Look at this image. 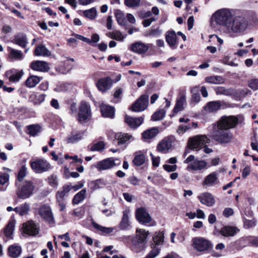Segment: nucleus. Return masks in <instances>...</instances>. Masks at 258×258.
Masks as SVG:
<instances>
[{"label": "nucleus", "instance_id": "f257e3e1", "mask_svg": "<svg viewBox=\"0 0 258 258\" xmlns=\"http://www.w3.org/2000/svg\"><path fill=\"white\" fill-rule=\"evenodd\" d=\"M233 10L221 8L216 11L211 16L210 23L223 28V32L231 36L244 33L248 23L242 15H233Z\"/></svg>", "mask_w": 258, "mask_h": 258}, {"label": "nucleus", "instance_id": "f03ea898", "mask_svg": "<svg viewBox=\"0 0 258 258\" xmlns=\"http://www.w3.org/2000/svg\"><path fill=\"white\" fill-rule=\"evenodd\" d=\"M212 138L220 144H227L231 142L233 135L229 130L217 125L212 133Z\"/></svg>", "mask_w": 258, "mask_h": 258}, {"label": "nucleus", "instance_id": "7ed1b4c3", "mask_svg": "<svg viewBox=\"0 0 258 258\" xmlns=\"http://www.w3.org/2000/svg\"><path fill=\"white\" fill-rule=\"evenodd\" d=\"M192 241V247L199 252H206L213 248L212 243L203 237H196Z\"/></svg>", "mask_w": 258, "mask_h": 258}, {"label": "nucleus", "instance_id": "20e7f679", "mask_svg": "<svg viewBox=\"0 0 258 258\" xmlns=\"http://www.w3.org/2000/svg\"><path fill=\"white\" fill-rule=\"evenodd\" d=\"M184 163L188 164L186 169L188 171L201 170L207 168V163L204 160H199L195 158L194 155H190L184 161Z\"/></svg>", "mask_w": 258, "mask_h": 258}, {"label": "nucleus", "instance_id": "39448f33", "mask_svg": "<svg viewBox=\"0 0 258 258\" xmlns=\"http://www.w3.org/2000/svg\"><path fill=\"white\" fill-rule=\"evenodd\" d=\"M209 141L205 135H197L188 139L187 146L189 149L199 150Z\"/></svg>", "mask_w": 258, "mask_h": 258}, {"label": "nucleus", "instance_id": "423d86ee", "mask_svg": "<svg viewBox=\"0 0 258 258\" xmlns=\"http://www.w3.org/2000/svg\"><path fill=\"white\" fill-rule=\"evenodd\" d=\"M120 161L114 158H108L99 161L95 164L94 167L99 171L106 170L120 164Z\"/></svg>", "mask_w": 258, "mask_h": 258}, {"label": "nucleus", "instance_id": "0eeeda50", "mask_svg": "<svg viewBox=\"0 0 258 258\" xmlns=\"http://www.w3.org/2000/svg\"><path fill=\"white\" fill-rule=\"evenodd\" d=\"M17 195L19 198L26 199L29 198L32 193V183L31 181H25L21 186L18 184Z\"/></svg>", "mask_w": 258, "mask_h": 258}, {"label": "nucleus", "instance_id": "6e6552de", "mask_svg": "<svg viewBox=\"0 0 258 258\" xmlns=\"http://www.w3.org/2000/svg\"><path fill=\"white\" fill-rule=\"evenodd\" d=\"M72 190V185L66 184L63 186L62 189L58 191L56 194V201L60 208V211H63L66 208L64 198L66 194Z\"/></svg>", "mask_w": 258, "mask_h": 258}, {"label": "nucleus", "instance_id": "1a4fd4ad", "mask_svg": "<svg viewBox=\"0 0 258 258\" xmlns=\"http://www.w3.org/2000/svg\"><path fill=\"white\" fill-rule=\"evenodd\" d=\"M149 232L143 229H137L136 237L133 238L132 242L136 247H142L146 243V239Z\"/></svg>", "mask_w": 258, "mask_h": 258}, {"label": "nucleus", "instance_id": "9d476101", "mask_svg": "<svg viewBox=\"0 0 258 258\" xmlns=\"http://www.w3.org/2000/svg\"><path fill=\"white\" fill-rule=\"evenodd\" d=\"M91 115V108L89 104L84 101L81 102L79 107L78 121L83 122L89 119Z\"/></svg>", "mask_w": 258, "mask_h": 258}, {"label": "nucleus", "instance_id": "9b49d317", "mask_svg": "<svg viewBox=\"0 0 258 258\" xmlns=\"http://www.w3.org/2000/svg\"><path fill=\"white\" fill-rule=\"evenodd\" d=\"M238 122V118L233 116H223L217 122L218 126L226 130L234 127Z\"/></svg>", "mask_w": 258, "mask_h": 258}, {"label": "nucleus", "instance_id": "f8f14e48", "mask_svg": "<svg viewBox=\"0 0 258 258\" xmlns=\"http://www.w3.org/2000/svg\"><path fill=\"white\" fill-rule=\"evenodd\" d=\"M51 168L50 163L45 159H39L33 161V170L38 173L48 171Z\"/></svg>", "mask_w": 258, "mask_h": 258}, {"label": "nucleus", "instance_id": "ddd939ff", "mask_svg": "<svg viewBox=\"0 0 258 258\" xmlns=\"http://www.w3.org/2000/svg\"><path fill=\"white\" fill-rule=\"evenodd\" d=\"M38 213L41 217L49 224L54 223V217L50 207L46 205L42 206L39 208Z\"/></svg>", "mask_w": 258, "mask_h": 258}, {"label": "nucleus", "instance_id": "4468645a", "mask_svg": "<svg viewBox=\"0 0 258 258\" xmlns=\"http://www.w3.org/2000/svg\"><path fill=\"white\" fill-rule=\"evenodd\" d=\"M149 96L147 95H142L136 102L133 104L132 109L135 112L144 110L148 105Z\"/></svg>", "mask_w": 258, "mask_h": 258}, {"label": "nucleus", "instance_id": "2eb2a0df", "mask_svg": "<svg viewBox=\"0 0 258 258\" xmlns=\"http://www.w3.org/2000/svg\"><path fill=\"white\" fill-rule=\"evenodd\" d=\"M136 217L141 223L146 224L151 221L152 218L146 208L141 207L136 211Z\"/></svg>", "mask_w": 258, "mask_h": 258}, {"label": "nucleus", "instance_id": "dca6fc26", "mask_svg": "<svg viewBox=\"0 0 258 258\" xmlns=\"http://www.w3.org/2000/svg\"><path fill=\"white\" fill-rule=\"evenodd\" d=\"M219 183L218 174L216 172H213L207 175L203 181L202 185L204 187H213Z\"/></svg>", "mask_w": 258, "mask_h": 258}, {"label": "nucleus", "instance_id": "f3484780", "mask_svg": "<svg viewBox=\"0 0 258 258\" xmlns=\"http://www.w3.org/2000/svg\"><path fill=\"white\" fill-rule=\"evenodd\" d=\"M16 221L14 216H12L6 227L3 229L2 234L7 239H13V234L15 229Z\"/></svg>", "mask_w": 258, "mask_h": 258}, {"label": "nucleus", "instance_id": "a211bd4d", "mask_svg": "<svg viewBox=\"0 0 258 258\" xmlns=\"http://www.w3.org/2000/svg\"><path fill=\"white\" fill-rule=\"evenodd\" d=\"M150 45V44L138 41L132 44L130 46V49L134 52L142 54L145 53L149 49Z\"/></svg>", "mask_w": 258, "mask_h": 258}, {"label": "nucleus", "instance_id": "6ab92c4d", "mask_svg": "<svg viewBox=\"0 0 258 258\" xmlns=\"http://www.w3.org/2000/svg\"><path fill=\"white\" fill-rule=\"evenodd\" d=\"M201 203L208 207H212L215 203V200L213 196L208 192L202 193L198 197Z\"/></svg>", "mask_w": 258, "mask_h": 258}, {"label": "nucleus", "instance_id": "aec40b11", "mask_svg": "<svg viewBox=\"0 0 258 258\" xmlns=\"http://www.w3.org/2000/svg\"><path fill=\"white\" fill-rule=\"evenodd\" d=\"M172 144V139L169 137L165 138L158 144L157 150L162 153H166L171 148Z\"/></svg>", "mask_w": 258, "mask_h": 258}, {"label": "nucleus", "instance_id": "412c9836", "mask_svg": "<svg viewBox=\"0 0 258 258\" xmlns=\"http://www.w3.org/2000/svg\"><path fill=\"white\" fill-rule=\"evenodd\" d=\"M24 75L23 70L16 72L15 70H11L5 73V76L8 78L11 83H15L19 81Z\"/></svg>", "mask_w": 258, "mask_h": 258}, {"label": "nucleus", "instance_id": "4be33fe9", "mask_svg": "<svg viewBox=\"0 0 258 258\" xmlns=\"http://www.w3.org/2000/svg\"><path fill=\"white\" fill-rule=\"evenodd\" d=\"M112 85V80L109 77H106L99 80L97 86L100 91L104 92L109 89L111 87Z\"/></svg>", "mask_w": 258, "mask_h": 258}, {"label": "nucleus", "instance_id": "5701e85b", "mask_svg": "<svg viewBox=\"0 0 258 258\" xmlns=\"http://www.w3.org/2000/svg\"><path fill=\"white\" fill-rule=\"evenodd\" d=\"M239 231L236 227L231 226H225L222 227L220 230V233L224 237L234 236Z\"/></svg>", "mask_w": 258, "mask_h": 258}, {"label": "nucleus", "instance_id": "b1692460", "mask_svg": "<svg viewBox=\"0 0 258 258\" xmlns=\"http://www.w3.org/2000/svg\"><path fill=\"white\" fill-rule=\"evenodd\" d=\"M166 41L172 49H175L177 45V36L173 31H169L166 32Z\"/></svg>", "mask_w": 258, "mask_h": 258}, {"label": "nucleus", "instance_id": "393cba45", "mask_svg": "<svg viewBox=\"0 0 258 258\" xmlns=\"http://www.w3.org/2000/svg\"><path fill=\"white\" fill-rule=\"evenodd\" d=\"M143 120L142 117L133 118L128 115L125 117V121L132 128L139 126L143 123Z\"/></svg>", "mask_w": 258, "mask_h": 258}, {"label": "nucleus", "instance_id": "a878e982", "mask_svg": "<svg viewBox=\"0 0 258 258\" xmlns=\"http://www.w3.org/2000/svg\"><path fill=\"white\" fill-rule=\"evenodd\" d=\"M222 106V102L220 101H214L208 102L204 109L207 112H215L220 109Z\"/></svg>", "mask_w": 258, "mask_h": 258}, {"label": "nucleus", "instance_id": "bb28decb", "mask_svg": "<svg viewBox=\"0 0 258 258\" xmlns=\"http://www.w3.org/2000/svg\"><path fill=\"white\" fill-rule=\"evenodd\" d=\"M12 42L23 48H25L28 44L26 36L22 33H19L15 35Z\"/></svg>", "mask_w": 258, "mask_h": 258}, {"label": "nucleus", "instance_id": "cd10ccee", "mask_svg": "<svg viewBox=\"0 0 258 258\" xmlns=\"http://www.w3.org/2000/svg\"><path fill=\"white\" fill-rule=\"evenodd\" d=\"M186 104V96L185 94L182 95L176 100V105L173 109L174 113H178L184 109V106Z\"/></svg>", "mask_w": 258, "mask_h": 258}, {"label": "nucleus", "instance_id": "c85d7f7f", "mask_svg": "<svg viewBox=\"0 0 258 258\" xmlns=\"http://www.w3.org/2000/svg\"><path fill=\"white\" fill-rule=\"evenodd\" d=\"M130 213V210L128 209H126L123 212L122 218L119 224V226L121 229H125L130 225V222L129 221Z\"/></svg>", "mask_w": 258, "mask_h": 258}, {"label": "nucleus", "instance_id": "c756f323", "mask_svg": "<svg viewBox=\"0 0 258 258\" xmlns=\"http://www.w3.org/2000/svg\"><path fill=\"white\" fill-rule=\"evenodd\" d=\"M102 115L105 117L113 118L114 115V108L111 106L105 104H101L100 106Z\"/></svg>", "mask_w": 258, "mask_h": 258}, {"label": "nucleus", "instance_id": "7c9ffc66", "mask_svg": "<svg viewBox=\"0 0 258 258\" xmlns=\"http://www.w3.org/2000/svg\"><path fill=\"white\" fill-rule=\"evenodd\" d=\"M21 252V247L16 244L11 245L8 249L9 255L12 258H17L19 257Z\"/></svg>", "mask_w": 258, "mask_h": 258}, {"label": "nucleus", "instance_id": "2f4dec72", "mask_svg": "<svg viewBox=\"0 0 258 258\" xmlns=\"http://www.w3.org/2000/svg\"><path fill=\"white\" fill-rule=\"evenodd\" d=\"M22 234L25 237L32 235V220H30L24 223L22 227Z\"/></svg>", "mask_w": 258, "mask_h": 258}, {"label": "nucleus", "instance_id": "473e14b6", "mask_svg": "<svg viewBox=\"0 0 258 258\" xmlns=\"http://www.w3.org/2000/svg\"><path fill=\"white\" fill-rule=\"evenodd\" d=\"M35 54L36 56H49L51 52L44 45L39 44L35 48Z\"/></svg>", "mask_w": 258, "mask_h": 258}, {"label": "nucleus", "instance_id": "72a5a7b5", "mask_svg": "<svg viewBox=\"0 0 258 258\" xmlns=\"http://www.w3.org/2000/svg\"><path fill=\"white\" fill-rule=\"evenodd\" d=\"M49 69V65L46 61L38 60L33 62V70L46 72Z\"/></svg>", "mask_w": 258, "mask_h": 258}, {"label": "nucleus", "instance_id": "f704fd0d", "mask_svg": "<svg viewBox=\"0 0 258 258\" xmlns=\"http://www.w3.org/2000/svg\"><path fill=\"white\" fill-rule=\"evenodd\" d=\"M146 161V157L141 152H137L135 153V157L133 161L134 165L140 166L144 164Z\"/></svg>", "mask_w": 258, "mask_h": 258}, {"label": "nucleus", "instance_id": "c9c22d12", "mask_svg": "<svg viewBox=\"0 0 258 258\" xmlns=\"http://www.w3.org/2000/svg\"><path fill=\"white\" fill-rule=\"evenodd\" d=\"M8 51L9 57L12 60H21L23 57V53L20 50L8 47Z\"/></svg>", "mask_w": 258, "mask_h": 258}, {"label": "nucleus", "instance_id": "e433bc0d", "mask_svg": "<svg viewBox=\"0 0 258 258\" xmlns=\"http://www.w3.org/2000/svg\"><path fill=\"white\" fill-rule=\"evenodd\" d=\"M159 133L158 129L153 127L144 131L142 133V137L144 140H150L154 138Z\"/></svg>", "mask_w": 258, "mask_h": 258}, {"label": "nucleus", "instance_id": "4c0bfd02", "mask_svg": "<svg viewBox=\"0 0 258 258\" xmlns=\"http://www.w3.org/2000/svg\"><path fill=\"white\" fill-rule=\"evenodd\" d=\"M14 211L21 216L26 215L28 214L30 211V206L29 204L25 203L19 207L14 208Z\"/></svg>", "mask_w": 258, "mask_h": 258}, {"label": "nucleus", "instance_id": "58836bf2", "mask_svg": "<svg viewBox=\"0 0 258 258\" xmlns=\"http://www.w3.org/2000/svg\"><path fill=\"white\" fill-rule=\"evenodd\" d=\"M92 224L94 228L97 229L98 231L101 232L104 234H109L112 233L114 230V227H106L99 225L95 222H92Z\"/></svg>", "mask_w": 258, "mask_h": 258}, {"label": "nucleus", "instance_id": "ea45409f", "mask_svg": "<svg viewBox=\"0 0 258 258\" xmlns=\"http://www.w3.org/2000/svg\"><path fill=\"white\" fill-rule=\"evenodd\" d=\"M27 173V168L25 165H22L19 169L17 175V179L15 181V185H18L19 182H21L26 176Z\"/></svg>", "mask_w": 258, "mask_h": 258}, {"label": "nucleus", "instance_id": "a19ab883", "mask_svg": "<svg viewBox=\"0 0 258 258\" xmlns=\"http://www.w3.org/2000/svg\"><path fill=\"white\" fill-rule=\"evenodd\" d=\"M9 180V175L7 173H0V191L6 190L8 185L6 184Z\"/></svg>", "mask_w": 258, "mask_h": 258}, {"label": "nucleus", "instance_id": "79ce46f5", "mask_svg": "<svg viewBox=\"0 0 258 258\" xmlns=\"http://www.w3.org/2000/svg\"><path fill=\"white\" fill-rule=\"evenodd\" d=\"M132 138V135L126 133H119L115 135V139L118 141V144H120L126 143Z\"/></svg>", "mask_w": 258, "mask_h": 258}, {"label": "nucleus", "instance_id": "37998d69", "mask_svg": "<svg viewBox=\"0 0 258 258\" xmlns=\"http://www.w3.org/2000/svg\"><path fill=\"white\" fill-rule=\"evenodd\" d=\"M199 87L195 86L190 88V92L192 94L191 101L194 103H198L201 100V97L199 93Z\"/></svg>", "mask_w": 258, "mask_h": 258}, {"label": "nucleus", "instance_id": "c03bdc74", "mask_svg": "<svg viewBox=\"0 0 258 258\" xmlns=\"http://www.w3.org/2000/svg\"><path fill=\"white\" fill-rule=\"evenodd\" d=\"M105 185V181L102 179H97L92 181L89 184L91 189L93 190L103 188Z\"/></svg>", "mask_w": 258, "mask_h": 258}, {"label": "nucleus", "instance_id": "a18cd8bd", "mask_svg": "<svg viewBox=\"0 0 258 258\" xmlns=\"http://www.w3.org/2000/svg\"><path fill=\"white\" fill-rule=\"evenodd\" d=\"M86 190L85 189H83L77 193L73 199V203L74 204L77 205L83 201L86 197Z\"/></svg>", "mask_w": 258, "mask_h": 258}, {"label": "nucleus", "instance_id": "49530a36", "mask_svg": "<svg viewBox=\"0 0 258 258\" xmlns=\"http://www.w3.org/2000/svg\"><path fill=\"white\" fill-rule=\"evenodd\" d=\"M205 81L210 84H221L224 82V80L221 76H215L206 77Z\"/></svg>", "mask_w": 258, "mask_h": 258}, {"label": "nucleus", "instance_id": "de8ad7c7", "mask_svg": "<svg viewBox=\"0 0 258 258\" xmlns=\"http://www.w3.org/2000/svg\"><path fill=\"white\" fill-rule=\"evenodd\" d=\"M108 37L115 39L117 41H123L125 37L122 33L118 31H114L112 32H109L107 34Z\"/></svg>", "mask_w": 258, "mask_h": 258}, {"label": "nucleus", "instance_id": "09e8293b", "mask_svg": "<svg viewBox=\"0 0 258 258\" xmlns=\"http://www.w3.org/2000/svg\"><path fill=\"white\" fill-rule=\"evenodd\" d=\"M252 236H248L240 238L238 242L239 244L242 247H245L248 245L252 246Z\"/></svg>", "mask_w": 258, "mask_h": 258}, {"label": "nucleus", "instance_id": "8fccbe9b", "mask_svg": "<svg viewBox=\"0 0 258 258\" xmlns=\"http://www.w3.org/2000/svg\"><path fill=\"white\" fill-rule=\"evenodd\" d=\"M215 92L217 95H224L225 96H229L232 94V90L231 89H227L225 88L219 86L215 89Z\"/></svg>", "mask_w": 258, "mask_h": 258}, {"label": "nucleus", "instance_id": "3c124183", "mask_svg": "<svg viewBox=\"0 0 258 258\" xmlns=\"http://www.w3.org/2000/svg\"><path fill=\"white\" fill-rule=\"evenodd\" d=\"M165 113L164 109H160L153 114L152 119L154 121L160 120L164 117Z\"/></svg>", "mask_w": 258, "mask_h": 258}, {"label": "nucleus", "instance_id": "603ef678", "mask_svg": "<svg viewBox=\"0 0 258 258\" xmlns=\"http://www.w3.org/2000/svg\"><path fill=\"white\" fill-rule=\"evenodd\" d=\"M153 240L156 244L162 243L164 241V233L162 232H156L153 236Z\"/></svg>", "mask_w": 258, "mask_h": 258}, {"label": "nucleus", "instance_id": "864d4df0", "mask_svg": "<svg viewBox=\"0 0 258 258\" xmlns=\"http://www.w3.org/2000/svg\"><path fill=\"white\" fill-rule=\"evenodd\" d=\"M105 144L103 142H99L92 145L90 148L91 151H101L104 149Z\"/></svg>", "mask_w": 258, "mask_h": 258}, {"label": "nucleus", "instance_id": "5fc2aeb1", "mask_svg": "<svg viewBox=\"0 0 258 258\" xmlns=\"http://www.w3.org/2000/svg\"><path fill=\"white\" fill-rule=\"evenodd\" d=\"M82 138V136L81 134H72L70 136L67 138V142L68 143H75Z\"/></svg>", "mask_w": 258, "mask_h": 258}, {"label": "nucleus", "instance_id": "6e6d98bb", "mask_svg": "<svg viewBox=\"0 0 258 258\" xmlns=\"http://www.w3.org/2000/svg\"><path fill=\"white\" fill-rule=\"evenodd\" d=\"M115 17L118 23L120 25H124L125 23L124 14L120 11L115 12Z\"/></svg>", "mask_w": 258, "mask_h": 258}, {"label": "nucleus", "instance_id": "4d7b16f0", "mask_svg": "<svg viewBox=\"0 0 258 258\" xmlns=\"http://www.w3.org/2000/svg\"><path fill=\"white\" fill-rule=\"evenodd\" d=\"M97 14L96 10L95 8L86 10L84 12V15L87 18L93 19L96 17Z\"/></svg>", "mask_w": 258, "mask_h": 258}, {"label": "nucleus", "instance_id": "13d9d810", "mask_svg": "<svg viewBox=\"0 0 258 258\" xmlns=\"http://www.w3.org/2000/svg\"><path fill=\"white\" fill-rule=\"evenodd\" d=\"M48 182L50 186L53 187H57L58 186L57 178L55 175H51L48 177Z\"/></svg>", "mask_w": 258, "mask_h": 258}, {"label": "nucleus", "instance_id": "bf43d9fd", "mask_svg": "<svg viewBox=\"0 0 258 258\" xmlns=\"http://www.w3.org/2000/svg\"><path fill=\"white\" fill-rule=\"evenodd\" d=\"M160 250L158 247L154 246L153 248H152V249L150 251V252L147 255L146 258H155L159 254Z\"/></svg>", "mask_w": 258, "mask_h": 258}, {"label": "nucleus", "instance_id": "052dcab7", "mask_svg": "<svg viewBox=\"0 0 258 258\" xmlns=\"http://www.w3.org/2000/svg\"><path fill=\"white\" fill-rule=\"evenodd\" d=\"M162 34V30L158 28L151 29L148 33V35L151 37H158Z\"/></svg>", "mask_w": 258, "mask_h": 258}, {"label": "nucleus", "instance_id": "680f3d73", "mask_svg": "<svg viewBox=\"0 0 258 258\" xmlns=\"http://www.w3.org/2000/svg\"><path fill=\"white\" fill-rule=\"evenodd\" d=\"M140 3V0H124V4L128 7H138Z\"/></svg>", "mask_w": 258, "mask_h": 258}, {"label": "nucleus", "instance_id": "e2e57ef3", "mask_svg": "<svg viewBox=\"0 0 258 258\" xmlns=\"http://www.w3.org/2000/svg\"><path fill=\"white\" fill-rule=\"evenodd\" d=\"M248 86L253 90L258 89V79H252L248 81Z\"/></svg>", "mask_w": 258, "mask_h": 258}, {"label": "nucleus", "instance_id": "0e129e2a", "mask_svg": "<svg viewBox=\"0 0 258 258\" xmlns=\"http://www.w3.org/2000/svg\"><path fill=\"white\" fill-rule=\"evenodd\" d=\"M42 131V125L40 124H33V137L38 136Z\"/></svg>", "mask_w": 258, "mask_h": 258}, {"label": "nucleus", "instance_id": "69168bd1", "mask_svg": "<svg viewBox=\"0 0 258 258\" xmlns=\"http://www.w3.org/2000/svg\"><path fill=\"white\" fill-rule=\"evenodd\" d=\"M163 169L168 172H174L175 171L177 168L176 165H170L169 164H164L163 166Z\"/></svg>", "mask_w": 258, "mask_h": 258}, {"label": "nucleus", "instance_id": "338daca9", "mask_svg": "<svg viewBox=\"0 0 258 258\" xmlns=\"http://www.w3.org/2000/svg\"><path fill=\"white\" fill-rule=\"evenodd\" d=\"M128 181L131 184L134 186L139 185L140 182V180L134 176L130 177L128 179Z\"/></svg>", "mask_w": 258, "mask_h": 258}, {"label": "nucleus", "instance_id": "774afa93", "mask_svg": "<svg viewBox=\"0 0 258 258\" xmlns=\"http://www.w3.org/2000/svg\"><path fill=\"white\" fill-rule=\"evenodd\" d=\"M250 168L248 166H245L242 170V177L243 178H245L247 177L248 175L250 174Z\"/></svg>", "mask_w": 258, "mask_h": 258}]
</instances>
